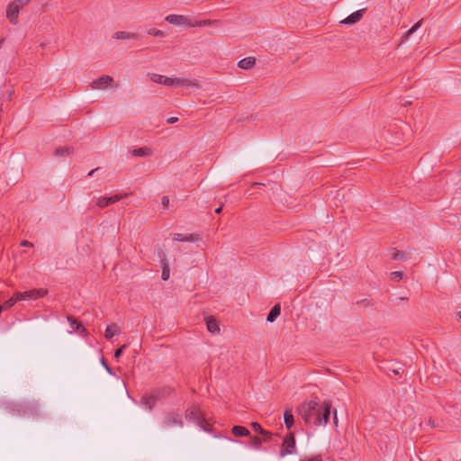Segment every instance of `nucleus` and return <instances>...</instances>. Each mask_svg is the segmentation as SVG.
I'll list each match as a JSON object with an SVG mask.
<instances>
[{
  "mask_svg": "<svg viewBox=\"0 0 461 461\" xmlns=\"http://www.w3.org/2000/svg\"><path fill=\"white\" fill-rule=\"evenodd\" d=\"M331 404L325 401L322 403L305 402L298 407V412L305 423L314 426L326 425L330 415Z\"/></svg>",
  "mask_w": 461,
  "mask_h": 461,
  "instance_id": "f257e3e1",
  "label": "nucleus"
},
{
  "mask_svg": "<svg viewBox=\"0 0 461 461\" xmlns=\"http://www.w3.org/2000/svg\"><path fill=\"white\" fill-rule=\"evenodd\" d=\"M148 77L151 81L157 84L164 85L166 86H185V87H197L196 81L187 78L169 77L167 76L149 73Z\"/></svg>",
  "mask_w": 461,
  "mask_h": 461,
  "instance_id": "f03ea898",
  "label": "nucleus"
},
{
  "mask_svg": "<svg viewBox=\"0 0 461 461\" xmlns=\"http://www.w3.org/2000/svg\"><path fill=\"white\" fill-rule=\"evenodd\" d=\"M160 425L162 429L167 430L174 427L182 428L184 425L182 414L179 411H170L164 414Z\"/></svg>",
  "mask_w": 461,
  "mask_h": 461,
  "instance_id": "7ed1b4c3",
  "label": "nucleus"
},
{
  "mask_svg": "<svg viewBox=\"0 0 461 461\" xmlns=\"http://www.w3.org/2000/svg\"><path fill=\"white\" fill-rule=\"evenodd\" d=\"M185 419L196 423L202 429L209 430L207 427L208 423L199 406H192L191 408H188L185 411Z\"/></svg>",
  "mask_w": 461,
  "mask_h": 461,
  "instance_id": "20e7f679",
  "label": "nucleus"
},
{
  "mask_svg": "<svg viewBox=\"0 0 461 461\" xmlns=\"http://www.w3.org/2000/svg\"><path fill=\"white\" fill-rule=\"evenodd\" d=\"M30 0H15L12 2L6 10L7 19L14 24L16 23L20 9L29 4Z\"/></svg>",
  "mask_w": 461,
  "mask_h": 461,
  "instance_id": "39448f33",
  "label": "nucleus"
},
{
  "mask_svg": "<svg viewBox=\"0 0 461 461\" xmlns=\"http://www.w3.org/2000/svg\"><path fill=\"white\" fill-rule=\"evenodd\" d=\"M296 452V442L294 438V433H289L286 435L282 442L280 453V457H285L287 455H293Z\"/></svg>",
  "mask_w": 461,
  "mask_h": 461,
  "instance_id": "423d86ee",
  "label": "nucleus"
},
{
  "mask_svg": "<svg viewBox=\"0 0 461 461\" xmlns=\"http://www.w3.org/2000/svg\"><path fill=\"white\" fill-rule=\"evenodd\" d=\"M114 80L111 76L104 75L95 79L91 82L90 86L92 89H102L106 87H117V85H114Z\"/></svg>",
  "mask_w": 461,
  "mask_h": 461,
  "instance_id": "0eeeda50",
  "label": "nucleus"
},
{
  "mask_svg": "<svg viewBox=\"0 0 461 461\" xmlns=\"http://www.w3.org/2000/svg\"><path fill=\"white\" fill-rule=\"evenodd\" d=\"M48 294V291L43 288L40 289H32L25 292H17V297L20 298L21 301L25 300H35L38 298L44 297Z\"/></svg>",
  "mask_w": 461,
  "mask_h": 461,
  "instance_id": "6e6552de",
  "label": "nucleus"
},
{
  "mask_svg": "<svg viewBox=\"0 0 461 461\" xmlns=\"http://www.w3.org/2000/svg\"><path fill=\"white\" fill-rule=\"evenodd\" d=\"M127 195H128L127 194H114L110 197L102 196L97 199L96 205L100 208H104L112 203H114L122 200V198L126 197Z\"/></svg>",
  "mask_w": 461,
  "mask_h": 461,
  "instance_id": "1a4fd4ad",
  "label": "nucleus"
},
{
  "mask_svg": "<svg viewBox=\"0 0 461 461\" xmlns=\"http://www.w3.org/2000/svg\"><path fill=\"white\" fill-rule=\"evenodd\" d=\"M165 21L170 24L180 26V25H187L190 20L187 16L180 15V14H168L165 17Z\"/></svg>",
  "mask_w": 461,
  "mask_h": 461,
  "instance_id": "9d476101",
  "label": "nucleus"
},
{
  "mask_svg": "<svg viewBox=\"0 0 461 461\" xmlns=\"http://www.w3.org/2000/svg\"><path fill=\"white\" fill-rule=\"evenodd\" d=\"M68 321L69 326L73 331L77 332L78 334L82 335L83 337L88 336L89 333H88L87 330L77 319H75L72 316H68Z\"/></svg>",
  "mask_w": 461,
  "mask_h": 461,
  "instance_id": "9b49d317",
  "label": "nucleus"
},
{
  "mask_svg": "<svg viewBox=\"0 0 461 461\" xmlns=\"http://www.w3.org/2000/svg\"><path fill=\"white\" fill-rule=\"evenodd\" d=\"M364 13H365V9L357 10V11L352 13L350 15H348L344 20H342L340 23L343 24H354L362 19Z\"/></svg>",
  "mask_w": 461,
  "mask_h": 461,
  "instance_id": "f8f14e48",
  "label": "nucleus"
},
{
  "mask_svg": "<svg viewBox=\"0 0 461 461\" xmlns=\"http://www.w3.org/2000/svg\"><path fill=\"white\" fill-rule=\"evenodd\" d=\"M172 239L176 241H187V242H195L200 240V236L198 234H189V235H183L180 233H174L172 234Z\"/></svg>",
  "mask_w": 461,
  "mask_h": 461,
  "instance_id": "ddd939ff",
  "label": "nucleus"
},
{
  "mask_svg": "<svg viewBox=\"0 0 461 461\" xmlns=\"http://www.w3.org/2000/svg\"><path fill=\"white\" fill-rule=\"evenodd\" d=\"M157 400L158 398L155 395H143L140 399V405L148 411H151L156 405Z\"/></svg>",
  "mask_w": 461,
  "mask_h": 461,
  "instance_id": "4468645a",
  "label": "nucleus"
},
{
  "mask_svg": "<svg viewBox=\"0 0 461 461\" xmlns=\"http://www.w3.org/2000/svg\"><path fill=\"white\" fill-rule=\"evenodd\" d=\"M256 64V59L253 57H248L240 59L238 63V67L241 69H250Z\"/></svg>",
  "mask_w": 461,
  "mask_h": 461,
  "instance_id": "2eb2a0df",
  "label": "nucleus"
},
{
  "mask_svg": "<svg viewBox=\"0 0 461 461\" xmlns=\"http://www.w3.org/2000/svg\"><path fill=\"white\" fill-rule=\"evenodd\" d=\"M113 38L116 40H137L139 36L135 32H117L113 34Z\"/></svg>",
  "mask_w": 461,
  "mask_h": 461,
  "instance_id": "dca6fc26",
  "label": "nucleus"
},
{
  "mask_svg": "<svg viewBox=\"0 0 461 461\" xmlns=\"http://www.w3.org/2000/svg\"><path fill=\"white\" fill-rule=\"evenodd\" d=\"M212 24H218V21L207 19V20H200V21H194V22H192L190 20V22H188L189 27H206V26H210Z\"/></svg>",
  "mask_w": 461,
  "mask_h": 461,
  "instance_id": "f3484780",
  "label": "nucleus"
},
{
  "mask_svg": "<svg viewBox=\"0 0 461 461\" xmlns=\"http://www.w3.org/2000/svg\"><path fill=\"white\" fill-rule=\"evenodd\" d=\"M284 419L286 428L290 429L294 424V418L291 409H286L285 411Z\"/></svg>",
  "mask_w": 461,
  "mask_h": 461,
  "instance_id": "a211bd4d",
  "label": "nucleus"
},
{
  "mask_svg": "<svg viewBox=\"0 0 461 461\" xmlns=\"http://www.w3.org/2000/svg\"><path fill=\"white\" fill-rule=\"evenodd\" d=\"M120 330L116 324L108 325L105 329L104 337L107 339H111L115 335L119 334Z\"/></svg>",
  "mask_w": 461,
  "mask_h": 461,
  "instance_id": "6ab92c4d",
  "label": "nucleus"
},
{
  "mask_svg": "<svg viewBox=\"0 0 461 461\" xmlns=\"http://www.w3.org/2000/svg\"><path fill=\"white\" fill-rule=\"evenodd\" d=\"M232 433L236 437H248L250 435L249 430L243 426H233Z\"/></svg>",
  "mask_w": 461,
  "mask_h": 461,
  "instance_id": "aec40b11",
  "label": "nucleus"
},
{
  "mask_svg": "<svg viewBox=\"0 0 461 461\" xmlns=\"http://www.w3.org/2000/svg\"><path fill=\"white\" fill-rule=\"evenodd\" d=\"M281 312V307L279 304H276L268 313L267 317V321L269 322H273L276 321V319L280 315Z\"/></svg>",
  "mask_w": 461,
  "mask_h": 461,
  "instance_id": "412c9836",
  "label": "nucleus"
},
{
  "mask_svg": "<svg viewBox=\"0 0 461 461\" xmlns=\"http://www.w3.org/2000/svg\"><path fill=\"white\" fill-rule=\"evenodd\" d=\"M206 326H207V330L212 333V334H216V333H219L220 332V327H219V324L218 322L216 321V320L214 319H208L206 321Z\"/></svg>",
  "mask_w": 461,
  "mask_h": 461,
  "instance_id": "4be33fe9",
  "label": "nucleus"
},
{
  "mask_svg": "<svg viewBox=\"0 0 461 461\" xmlns=\"http://www.w3.org/2000/svg\"><path fill=\"white\" fill-rule=\"evenodd\" d=\"M422 25V20L417 22L410 30H408L402 37V41H407L409 37L414 33L418 29H420Z\"/></svg>",
  "mask_w": 461,
  "mask_h": 461,
  "instance_id": "5701e85b",
  "label": "nucleus"
},
{
  "mask_svg": "<svg viewBox=\"0 0 461 461\" xmlns=\"http://www.w3.org/2000/svg\"><path fill=\"white\" fill-rule=\"evenodd\" d=\"M37 410V406L32 403H28L25 405H20V409H18L19 413L21 415H26L29 412H32L33 411Z\"/></svg>",
  "mask_w": 461,
  "mask_h": 461,
  "instance_id": "b1692460",
  "label": "nucleus"
},
{
  "mask_svg": "<svg viewBox=\"0 0 461 461\" xmlns=\"http://www.w3.org/2000/svg\"><path fill=\"white\" fill-rule=\"evenodd\" d=\"M132 154L138 157H148L151 155V150L149 148L143 147L133 149Z\"/></svg>",
  "mask_w": 461,
  "mask_h": 461,
  "instance_id": "393cba45",
  "label": "nucleus"
},
{
  "mask_svg": "<svg viewBox=\"0 0 461 461\" xmlns=\"http://www.w3.org/2000/svg\"><path fill=\"white\" fill-rule=\"evenodd\" d=\"M147 34L149 36H154V37H158V38L165 37V32L161 30L156 29V28H149L147 30Z\"/></svg>",
  "mask_w": 461,
  "mask_h": 461,
  "instance_id": "a878e982",
  "label": "nucleus"
},
{
  "mask_svg": "<svg viewBox=\"0 0 461 461\" xmlns=\"http://www.w3.org/2000/svg\"><path fill=\"white\" fill-rule=\"evenodd\" d=\"M21 301L19 297H17V292L14 294V295L8 299L5 303L4 306L5 308H11L13 307L17 302Z\"/></svg>",
  "mask_w": 461,
  "mask_h": 461,
  "instance_id": "bb28decb",
  "label": "nucleus"
},
{
  "mask_svg": "<svg viewBox=\"0 0 461 461\" xmlns=\"http://www.w3.org/2000/svg\"><path fill=\"white\" fill-rule=\"evenodd\" d=\"M170 276V269L167 262L163 263L161 277L164 281L168 280Z\"/></svg>",
  "mask_w": 461,
  "mask_h": 461,
  "instance_id": "cd10ccee",
  "label": "nucleus"
},
{
  "mask_svg": "<svg viewBox=\"0 0 461 461\" xmlns=\"http://www.w3.org/2000/svg\"><path fill=\"white\" fill-rule=\"evenodd\" d=\"M403 278V273L401 271H393L390 274V279L393 282H399Z\"/></svg>",
  "mask_w": 461,
  "mask_h": 461,
  "instance_id": "c85d7f7f",
  "label": "nucleus"
},
{
  "mask_svg": "<svg viewBox=\"0 0 461 461\" xmlns=\"http://www.w3.org/2000/svg\"><path fill=\"white\" fill-rule=\"evenodd\" d=\"M392 258L404 261L407 259V257H406L405 253L402 251H395L393 254Z\"/></svg>",
  "mask_w": 461,
  "mask_h": 461,
  "instance_id": "c756f323",
  "label": "nucleus"
},
{
  "mask_svg": "<svg viewBox=\"0 0 461 461\" xmlns=\"http://www.w3.org/2000/svg\"><path fill=\"white\" fill-rule=\"evenodd\" d=\"M251 444L255 448H260L263 439L258 437H251Z\"/></svg>",
  "mask_w": 461,
  "mask_h": 461,
  "instance_id": "7c9ffc66",
  "label": "nucleus"
},
{
  "mask_svg": "<svg viewBox=\"0 0 461 461\" xmlns=\"http://www.w3.org/2000/svg\"><path fill=\"white\" fill-rule=\"evenodd\" d=\"M70 149L68 147L60 148L56 149L55 155L56 156H65L70 154Z\"/></svg>",
  "mask_w": 461,
  "mask_h": 461,
  "instance_id": "2f4dec72",
  "label": "nucleus"
},
{
  "mask_svg": "<svg viewBox=\"0 0 461 461\" xmlns=\"http://www.w3.org/2000/svg\"><path fill=\"white\" fill-rule=\"evenodd\" d=\"M251 428L255 432L259 433L260 435L261 433H266V429H262L261 425L258 422H252Z\"/></svg>",
  "mask_w": 461,
  "mask_h": 461,
  "instance_id": "473e14b6",
  "label": "nucleus"
},
{
  "mask_svg": "<svg viewBox=\"0 0 461 461\" xmlns=\"http://www.w3.org/2000/svg\"><path fill=\"white\" fill-rule=\"evenodd\" d=\"M126 347H127V346L124 344V345H122L121 348H117V349L115 350V352H114V357H115L116 359H118V358L122 356V354L123 350L126 348Z\"/></svg>",
  "mask_w": 461,
  "mask_h": 461,
  "instance_id": "72a5a7b5",
  "label": "nucleus"
},
{
  "mask_svg": "<svg viewBox=\"0 0 461 461\" xmlns=\"http://www.w3.org/2000/svg\"><path fill=\"white\" fill-rule=\"evenodd\" d=\"M101 364H102V366L105 368V370H106L110 375H113V370H112V369H111V367L108 366V364H107L106 360H105L104 357H102V358H101Z\"/></svg>",
  "mask_w": 461,
  "mask_h": 461,
  "instance_id": "f704fd0d",
  "label": "nucleus"
},
{
  "mask_svg": "<svg viewBox=\"0 0 461 461\" xmlns=\"http://www.w3.org/2000/svg\"><path fill=\"white\" fill-rule=\"evenodd\" d=\"M261 435L263 436V441L264 442H268L272 439V437H273V434L267 430H266V433H261Z\"/></svg>",
  "mask_w": 461,
  "mask_h": 461,
  "instance_id": "c9c22d12",
  "label": "nucleus"
},
{
  "mask_svg": "<svg viewBox=\"0 0 461 461\" xmlns=\"http://www.w3.org/2000/svg\"><path fill=\"white\" fill-rule=\"evenodd\" d=\"M161 202L164 207H167L169 204V198L167 196H163Z\"/></svg>",
  "mask_w": 461,
  "mask_h": 461,
  "instance_id": "e433bc0d",
  "label": "nucleus"
},
{
  "mask_svg": "<svg viewBox=\"0 0 461 461\" xmlns=\"http://www.w3.org/2000/svg\"><path fill=\"white\" fill-rule=\"evenodd\" d=\"M176 122H178V118L177 117H169V118L167 119V122L170 123V124L175 123Z\"/></svg>",
  "mask_w": 461,
  "mask_h": 461,
  "instance_id": "4c0bfd02",
  "label": "nucleus"
},
{
  "mask_svg": "<svg viewBox=\"0 0 461 461\" xmlns=\"http://www.w3.org/2000/svg\"><path fill=\"white\" fill-rule=\"evenodd\" d=\"M21 246H23V247H32V244L30 241H28V240H23L21 242Z\"/></svg>",
  "mask_w": 461,
  "mask_h": 461,
  "instance_id": "58836bf2",
  "label": "nucleus"
},
{
  "mask_svg": "<svg viewBox=\"0 0 461 461\" xmlns=\"http://www.w3.org/2000/svg\"><path fill=\"white\" fill-rule=\"evenodd\" d=\"M333 422L337 426L338 425V417H337V411H333Z\"/></svg>",
  "mask_w": 461,
  "mask_h": 461,
  "instance_id": "ea45409f",
  "label": "nucleus"
},
{
  "mask_svg": "<svg viewBox=\"0 0 461 461\" xmlns=\"http://www.w3.org/2000/svg\"><path fill=\"white\" fill-rule=\"evenodd\" d=\"M98 169H99V168L97 167V168H95V169L91 170V171L88 173V176H92L94 175V173H95V171H97Z\"/></svg>",
  "mask_w": 461,
  "mask_h": 461,
  "instance_id": "a19ab883",
  "label": "nucleus"
},
{
  "mask_svg": "<svg viewBox=\"0 0 461 461\" xmlns=\"http://www.w3.org/2000/svg\"><path fill=\"white\" fill-rule=\"evenodd\" d=\"M221 210H222V207L220 206V207L216 208L214 212H215V213H221Z\"/></svg>",
  "mask_w": 461,
  "mask_h": 461,
  "instance_id": "79ce46f5",
  "label": "nucleus"
},
{
  "mask_svg": "<svg viewBox=\"0 0 461 461\" xmlns=\"http://www.w3.org/2000/svg\"><path fill=\"white\" fill-rule=\"evenodd\" d=\"M3 43H4V39H1L0 40V48L2 47Z\"/></svg>",
  "mask_w": 461,
  "mask_h": 461,
  "instance_id": "37998d69",
  "label": "nucleus"
},
{
  "mask_svg": "<svg viewBox=\"0 0 461 461\" xmlns=\"http://www.w3.org/2000/svg\"><path fill=\"white\" fill-rule=\"evenodd\" d=\"M457 316L461 320V311L457 312Z\"/></svg>",
  "mask_w": 461,
  "mask_h": 461,
  "instance_id": "c03bdc74",
  "label": "nucleus"
}]
</instances>
